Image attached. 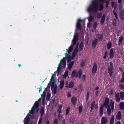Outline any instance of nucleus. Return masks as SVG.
Listing matches in <instances>:
<instances>
[{
  "label": "nucleus",
  "mask_w": 124,
  "mask_h": 124,
  "mask_svg": "<svg viewBox=\"0 0 124 124\" xmlns=\"http://www.w3.org/2000/svg\"><path fill=\"white\" fill-rule=\"evenodd\" d=\"M105 14H103L101 19L100 23L101 25L103 24L105 22Z\"/></svg>",
  "instance_id": "obj_17"
},
{
  "label": "nucleus",
  "mask_w": 124,
  "mask_h": 124,
  "mask_svg": "<svg viewBox=\"0 0 124 124\" xmlns=\"http://www.w3.org/2000/svg\"><path fill=\"white\" fill-rule=\"evenodd\" d=\"M79 51V50L75 49L72 53V58L73 59L75 57L76 54H77L78 53Z\"/></svg>",
  "instance_id": "obj_14"
},
{
  "label": "nucleus",
  "mask_w": 124,
  "mask_h": 124,
  "mask_svg": "<svg viewBox=\"0 0 124 124\" xmlns=\"http://www.w3.org/2000/svg\"><path fill=\"white\" fill-rule=\"evenodd\" d=\"M70 111V109H67L66 111V114L67 115L68 114Z\"/></svg>",
  "instance_id": "obj_62"
},
{
  "label": "nucleus",
  "mask_w": 124,
  "mask_h": 124,
  "mask_svg": "<svg viewBox=\"0 0 124 124\" xmlns=\"http://www.w3.org/2000/svg\"><path fill=\"white\" fill-rule=\"evenodd\" d=\"M77 28L78 29H80L82 28V26L80 23L77 22L76 25Z\"/></svg>",
  "instance_id": "obj_31"
},
{
  "label": "nucleus",
  "mask_w": 124,
  "mask_h": 124,
  "mask_svg": "<svg viewBox=\"0 0 124 124\" xmlns=\"http://www.w3.org/2000/svg\"><path fill=\"white\" fill-rule=\"evenodd\" d=\"M84 47V45L83 42H81L80 43L79 47L80 50V51H82L83 49V48Z\"/></svg>",
  "instance_id": "obj_30"
},
{
  "label": "nucleus",
  "mask_w": 124,
  "mask_h": 124,
  "mask_svg": "<svg viewBox=\"0 0 124 124\" xmlns=\"http://www.w3.org/2000/svg\"><path fill=\"white\" fill-rule=\"evenodd\" d=\"M104 8V7L103 5V4H101L100 5V8L99 9V11H102L103 9Z\"/></svg>",
  "instance_id": "obj_43"
},
{
  "label": "nucleus",
  "mask_w": 124,
  "mask_h": 124,
  "mask_svg": "<svg viewBox=\"0 0 124 124\" xmlns=\"http://www.w3.org/2000/svg\"><path fill=\"white\" fill-rule=\"evenodd\" d=\"M114 117L113 115L112 116L110 120V124H113L114 122Z\"/></svg>",
  "instance_id": "obj_35"
},
{
  "label": "nucleus",
  "mask_w": 124,
  "mask_h": 124,
  "mask_svg": "<svg viewBox=\"0 0 124 124\" xmlns=\"http://www.w3.org/2000/svg\"><path fill=\"white\" fill-rule=\"evenodd\" d=\"M123 37L121 36L119 37V39L118 41V45L119 46H120V45L121 44V43L123 40Z\"/></svg>",
  "instance_id": "obj_29"
},
{
  "label": "nucleus",
  "mask_w": 124,
  "mask_h": 124,
  "mask_svg": "<svg viewBox=\"0 0 124 124\" xmlns=\"http://www.w3.org/2000/svg\"><path fill=\"white\" fill-rule=\"evenodd\" d=\"M113 49H111L109 52V56L111 59H113L114 57V53Z\"/></svg>",
  "instance_id": "obj_16"
},
{
  "label": "nucleus",
  "mask_w": 124,
  "mask_h": 124,
  "mask_svg": "<svg viewBox=\"0 0 124 124\" xmlns=\"http://www.w3.org/2000/svg\"><path fill=\"white\" fill-rule=\"evenodd\" d=\"M55 75L53 74L52 77V78L50 80L51 82L52 83V85L51 86V90L53 91L52 88L54 86V83L55 82V80L54 78Z\"/></svg>",
  "instance_id": "obj_7"
},
{
  "label": "nucleus",
  "mask_w": 124,
  "mask_h": 124,
  "mask_svg": "<svg viewBox=\"0 0 124 124\" xmlns=\"http://www.w3.org/2000/svg\"><path fill=\"white\" fill-rule=\"evenodd\" d=\"M36 109H31V114H33L35 112V110ZM37 112H38L39 110V109H36Z\"/></svg>",
  "instance_id": "obj_48"
},
{
  "label": "nucleus",
  "mask_w": 124,
  "mask_h": 124,
  "mask_svg": "<svg viewBox=\"0 0 124 124\" xmlns=\"http://www.w3.org/2000/svg\"><path fill=\"white\" fill-rule=\"evenodd\" d=\"M45 97L46 95L43 94L41 95V98L43 100H44L45 99Z\"/></svg>",
  "instance_id": "obj_56"
},
{
  "label": "nucleus",
  "mask_w": 124,
  "mask_h": 124,
  "mask_svg": "<svg viewBox=\"0 0 124 124\" xmlns=\"http://www.w3.org/2000/svg\"><path fill=\"white\" fill-rule=\"evenodd\" d=\"M98 25L97 23V22H95L93 24V28L94 29H95L96 28Z\"/></svg>",
  "instance_id": "obj_41"
},
{
  "label": "nucleus",
  "mask_w": 124,
  "mask_h": 124,
  "mask_svg": "<svg viewBox=\"0 0 124 124\" xmlns=\"http://www.w3.org/2000/svg\"><path fill=\"white\" fill-rule=\"evenodd\" d=\"M71 96V92H68L67 97L68 98L70 97Z\"/></svg>",
  "instance_id": "obj_55"
},
{
  "label": "nucleus",
  "mask_w": 124,
  "mask_h": 124,
  "mask_svg": "<svg viewBox=\"0 0 124 124\" xmlns=\"http://www.w3.org/2000/svg\"><path fill=\"white\" fill-rule=\"evenodd\" d=\"M50 93H47L46 97V100L47 101H49L51 97Z\"/></svg>",
  "instance_id": "obj_33"
},
{
  "label": "nucleus",
  "mask_w": 124,
  "mask_h": 124,
  "mask_svg": "<svg viewBox=\"0 0 124 124\" xmlns=\"http://www.w3.org/2000/svg\"><path fill=\"white\" fill-rule=\"evenodd\" d=\"M42 121V118L41 117H40L39 121L38 122V124H41Z\"/></svg>",
  "instance_id": "obj_52"
},
{
  "label": "nucleus",
  "mask_w": 124,
  "mask_h": 124,
  "mask_svg": "<svg viewBox=\"0 0 124 124\" xmlns=\"http://www.w3.org/2000/svg\"><path fill=\"white\" fill-rule=\"evenodd\" d=\"M97 64L96 62H95L94 63L92 68V72L93 74H95L96 73L97 70Z\"/></svg>",
  "instance_id": "obj_6"
},
{
  "label": "nucleus",
  "mask_w": 124,
  "mask_h": 124,
  "mask_svg": "<svg viewBox=\"0 0 124 124\" xmlns=\"http://www.w3.org/2000/svg\"><path fill=\"white\" fill-rule=\"evenodd\" d=\"M78 45H79V44H78V43L76 46V48L75 49H78V50H79V49H78Z\"/></svg>",
  "instance_id": "obj_64"
},
{
  "label": "nucleus",
  "mask_w": 124,
  "mask_h": 124,
  "mask_svg": "<svg viewBox=\"0 0 124 124\" xmlns=\"http://www.w3.org/2000/svg\"><path fill=\"white\" fill-rule=\"evenodd\" d=\"M115 4V2L114 1H113L111 2V7L112 8H113Z\"/></svg>",
  "instance_id": "obj_60"
},
{
  "label": "nucleus",
  "mask_w": 124,
  "mask_h": 124,
  "mask_svg": "<svg viewBox=\"0 0 124 124\" xmlns=\"http://www.w3.org/2000/svg\"><path fill=\"white\" fill-rule=\"evenodd\" d=\"M109 104L108 105V107L107 108H111L110 107H111V108H114V102L112 100H111L109 102Z\"/></svg>",
  "instance_id": "obj_8"
},
{
  "label": "nucleus",
  "mask_w": 124,
  "mask_h": 124,
  "mask_svg": "<svg viewBox=\"0 0 124 124\" xmlns=\"http://www.w3.org/2000/svg\"><path fill=\"white\" fill-rule=\"evenodd\" d=\"M121 83H124V77H122L121 80Z\"/></svg>",
  "instance_id": "obj_63"
},
{
  "label": "nucleus",
  "mask_w": 124,
  "mask_h": 124,
  "mask_svg": "<svg viewBox=\"0 0 124 124\" xmlns=\"http://www.w3.org/2000/svg\"><path fill=\"white\" fill-rule=\"evenodd\" d=\"M50 83H49L48 84V85L47 86V90L48 89H50Z\"/></svg>",
  "instance_id": "obj_59"
},
{
  "label": "nucleus",
  "mask_w": 124,
  "mask_h": 124,
  "mask_svg": "<svg viewBox=\"0 0 124 124\" xmlns=\"http://www.w3.org/2000/svg\"><path fill=\"white\" fill-rule=\"evenodd\" d=\"M107 111L108 115L109 116L110 115L111 112V109H107Z\"/></svg>",
  "instance_id": "obj_51"
},
{
  "label": "nucleus",
  "mask_w": 124,
  "mask_h": 124,
  "mask_svg": "<svg viewBox=\"0 0 124 124\" xmlns=\"http://www.w3.org/2000/svg\"><path fill=\"white\" fill-rule=\"evenodd\" d=\"M112 46V44L111 42L110 41L108 43L107 45V48L108 49H110L111 47Z\"/></svg>",
  "instance_id": "obj_28"
},
{
  "label": "nucleus",
  "mask_w": 124,
  "mask_h": 124,
  "mask_svg": "<svg viewBox=\"0 0 124 124\" xmlns=\"http://www.w3.org/2000/svg\"><path fill=\"white\" fill-rule=\"evenodd\" d=\"M40 99H39V101H36L34 104L33 106L31 108H39V101H40Z\"/></svg>",
  "instance_id": "obj_9"
},
{
  "label": "nucleus",
  "mask_w": 124,
  "mask_h": 124,
  "mask_svg": "<svg viewBox=\"0 0 124 124\" xmlns=\"http://www.w3.org/2000/svg\"><path fill=\"white\" fill-rule=\"evenodd\" d=\"M120 108H124V103L123 102H121L119 104Z\"/></svg>",
  "instance_id": "obj_34"
},
{
  "label": "nucleus",
  "mask_w": 124,
  "mask_h": 124,
  "mask_svg": "<svg viewBox=\"0 0 124 124\" xmlns=\"http://www.w3.org/2000/svg\"><path fill=\"white\" fill-rule=\"evenodd\" d=\"M40 113L41 114V116H42L44 113V109H41L40 110Z\"/></svg>",
  "instance_id": "obj_44"
},
{
  "label": "nucleus",
  "mask_w": 124,
  "mask_h": 124,
  "mask_svg": "<svg viewBox=\"0 0 124 124\" xmlns=\"http://www.w3.org/2000/svg\"><path fill=\"white\" fill-rule=\"evenodd\" d=\"M109 2V1L108 0L107 1L106 3V8H107L108 7V4Z\"/></svg>",
  "instance_id": "obj_57"
},
{
  "label": "nucleus",
  "mask_w": 124,
  "mask_h": 124,
  "mask_svg": "<svg viewBox=\"0 0 124 124\" xmlns=\"http://www.w3.org/2000/svg\"><path fill=\"white\" fill-rule=\"evenodd\" d=\"M61 67H57V70L55 71L54 73H55L56 72H57V73H59V72H60L61 69Z\"/></svg>",
  "instance_id": "obj_42"
},
{
  "label": "nucleus",
  "mask_w": 124,
  "mask_h": 124,
  "mask_svg": "<svg viewBox=\"0 0 124 124\" xmlns=\"http://www.w3.org/2000/svg\"><path fill=\"white\" fill-rule=\"evenodd\" d=\"M115 97L116 101L118 102H119L120 100V99L119 97V93H118L115 95Z\"/></svg>",
  "instance_id": "obj_20"
},
{
  "label": "nucleus",
  "mask_w": 124,
  "mask_h": 124,
  "mask_svg": "<svg viewBox=\"0 0 124 124\" xmlns=\"http://www.w3.org/2000/svg\"><path fill=\"white\" fill-rule=\"evenodd\" d=\"M64 82L63 80H62L60 82V87L61 89H62L64 85Z\"/></svg>",
  "instance_id": "obj_24"
},
{
  "label": "nucleus",
  "mask_w": 124,
  "mask_h": 124,
  "mask_svg": "<svg viewBox=\"0 0 124 124\" xmlns=\"http://www.w3.org/2000/svg\"><path fill=\"white\" fill-rule=\"evenodd\" d=\"M110 66L108 67V71L110 77H111L113 75V70L114 69L113 65L112 62H110Z\"/></svg>",
  "instance_id": "obj_3"
},
{
  "label": "nucleus",
  "mask_w": 124,
  "mask_h": 124,
  "mask_svg": "<svg viewBox=\"0 0 124 124\" xmlns=\"http://www.w3.org/2000/svg\"><path fill=\"white\" fill-rule=\"evenodd\" d=\"M68 71H66L64 73V77L66 78L68 75Z\"/></svg>",
  "instance_id": "obj_37"
},
{
  "label": "nucleus",
  "mask_w": 124,
  "mask_h": 124,
  "mask_svg": "<svg viewBox=\"0 0 124 124\" xmlns=\"http://www.w3.org/2000/svg\"><path fill=\"white\" fill-rule=\"evenodd\" d=\"M89 13L90 14L89 16V17L88 18V20L89 22L90 23L92 21V20L94 18V17L93 16H92L91 13Z\"/></svg>",
  "instance_id": "obj_26"
},
{
  "label": "nucleus",
  "mask_w": 124,
  "mask_h": 124,
  "mask_svg": "<svg viewBox=\"0 0 124 124\" xmlns=\"http://www.w3.org/2000/svg\"><path fill=\"white\" fill-rule=\"evenodd\" d=\"M99 7L98 2L95 0L93 1L91 5L87 9V11L89 13H91L92 12H97Z\"/></svg>",
  "instance_id": "obj_1"
},
{
  "label": "nucleus",
  "mask_w": 124,
  "mask_h": 124,
  "mask_svg": "<svg viewBox=\"0 0 124 124\" xmlns=\"http://www.w3.org/2000/svg\"><path fill=\"white\" fill-rule=\"evenodd\" d=\"M78 72L79 75V78H80L81 77L82 75V72L81 70H79L78 71Z\"/></svg>",
  "instance_id": "obj_36"
},
{
  "label": "nucleus",
  "mask_w": 124,
  "mask_h": 124,
  "mask_svg": "<svg viewBox=\"0 0 124 124\" xmlns=\"http://www.w3.org/2000/svg\"><path fill=\"white\" fill-rule=\"evenodd\" d=\"M76 72L75 70H74L72 72L71 74V76L73 77H75L76 75Z\"/></svg>",
  "instance_id": "obj_38"
},
{
  "label": "nucleus",
  "mask_w": 124,
  "mask_h": 124,
  "mask_svg": "<svg viewBox=\"0 0 124 124\" xmlns=\"http://www.w3.org/2000/svg\"><path fill=\"white\" fill-rule=\"evenodd\" d=\"M109 99L108 97H105V100L103 104H102L100 106V108H107L108 107L109 103Z\"/></svg>",
  "instance_id": "obj_2"
},
{
  "label": "nucleus",
  "mask_w": 124,
  "mask_h": 124,
  "mask_svg": "<svg viewBox=\"0 0 124 124\" xmlns=\"http://www.w3.org/2000/svg\"><path fill=\"white\" fill-rule=\"evenodd\" d=\"M98 104H95V101H93L91 103V108H98Z\"/></svg>",
  "instance_id": "obj_13"
},
{
  "label": "nucleus",
  "mask_w": 124,
  "mask_h": 124,
  "mask_svg": "<svg viewBox=\"0 0 124 124\" xmlns=\"http://www.w3.org/2000/svg\"><path fill=\"white\" fill-rule=\"evenodd\" d=\"M108 120L107 118L103 117L101 118V124H106Z\"/></svg>",
  "instance_id": "obj_11"
},
{
  "label": "nucleus",
  "mask_w": 124,
  "mask_h": 124,
  "mask_svg": "<svg viewBox=\"0 0 124 124\" xmlns=\"http://www.w3.org/2000/svg\"><path fill=\"white\" fill-rule=\"evenodd\" d=\"M85 62L83 60L82 61L80 64V66L82 67H83L85 66Z\"/></svg>",
  "instance_id": "obj_39"
},
{
  "label": "nucleus",
  "mask_w": 124,
  "mask_h": 124,
  "mask_svg": "<svg viewBox=\"0 0 124 124\" xmlns=\"http://www.w3.org/2000/svg\"><path fill=\"white\" fill-rule=\"evenodd\" d=\"M54 124H58V121L57 119L55 118L54 119Z\"/></svg>",
  "instance_id": "obj_50"
},
{
  "label": "nucleus",
  "mask_w": 124,
  "mask_h": 124,
  "mask_svg": "<svg viewBox=\"0 0 124 124\" xmlns=\"http://www.w3.org/2000/svg\"><path fill=\"white\" fill-rule=\"evenodd\" d=\"M119 17L121 20L123 21L124 20V10H122L120 12Z\"/></svg>",
  "instance_id": "obj_15"
},
{
  "label": "nucleus",
  "mask_w": 124,
  "mask_h": 124,
  "mask_svg": "<svg viewBox=\"0 0 124 124\" xmlns=\"http://www.w3.org/2000/svg\"><path fill=\"white\" fill-rule=\"evenodd\" d=\"M98 41V39H97L95 38L92 41V46L94 48H95L97 43Z\"/></svg>",
  "instance_id": "obj_10"
},
{
  "label": "nucleus",
  "mask_w": 124,
  "mask_h": 124,
  "mask_svg": "<svg viewBox=\"0 0 124 124\" xmlns=\"http://www.w3.org/2000/svg\"><path fill=\"white\" fill-rule=\"evenodd\" d=\"M102 15V13H99L98 14L97 16V17L98 19H100L101 18Z\"/></svg>",
  "instance_id": "obj_40"
},
{
  "label": "nucleus",
  "mask_w": 124,
  "mask_h": 124,
  "mask_svg": "<svg viewBox=\"0 0 124 124\" xmlns=\"http://www.w3.org/2000/svg\"><path fill=\"white\" fill-rule=\"evenodd\" d=\"M99 93V91H98V90L95 93V94L96 96V97H97V96H98V93Z\"/></svg>",
  "instance_id": "obj_61"
},
{
  "label": "nucleus",
  "mask_w": 124,
  "mask_h": 124,
  "mask_svg": "<svg viewBox=\"0 0 124 124\" xmlns=\"http://www.w3.org/2000/svg\"><path fill=\"white\" fill-rule=\"evenodd\" d=\"M78 40V34H75L72 41L73 45H76Z\"/></svg>",
  "instance_id": "obj_5"
},
{
  "label": "nucleus",
  "mask_w": 124,
  "mask_h": 124,
  "mask_svg": "<svg viewBox=\"0 0 124 124\" xmlns=\"http://www.w3.org/2000/svg\"><path fill=\"white\" fill-rule=\"evenodd\" d=\"M58 117L59 120H61L63 118V116L62 115H61L60 114H59L58 115Z\"/></svg>",
  "instance_id": "obj_46"
},
{
  "label": "nucleus",
  "mask_w": 124,
  "mask_h": 124,
  "mask_svg": "<svg viewBox=\"0 0 124 124\" xmlns=\"http://www.w3.org/2000/svg\"><path fill=\"white\" fill-rule=\"evenodd\" d=\"M66 57H64L63 59L60 62V63H64V65L66 66Z\"/></svg>",
  "instance_id": "obj_32"
},
{
  "label": "nucleus",
  "mask_w": 124,
  "mask_h": 124,
  "mask_svg": "<svg viewBox=\"0 0 124 124\" xmlns=\"http://www.w3.org/2000/svg\"><path fill=\"white\" fill-rule=\"evenodd\" d=\"M77 101L76 98L75 96H73L71 99V102L73 106L76 105Z\"/></svg>",
  "instance_id": "obj_12"
},
{
  "label": "nucleus",
  "mask_w": 124,
  "mask_h": 124,
  "mask_svg": "<svg viewBox=\"0 0 124 124\" xmlns=\"http://www.w3.org/2000/svg\"><path fill=\"white\" fill-rule=\"evenodd\" d=\"M29 116H31V110H29V112L27 114L26 117L23 120L24 124H29L30 121V117Z\"/></svg>",
  "instance_id": "obj_4"
},
{
  "label": "nucleus",
  "mask_w": 124,
  "mask_h": 124,
  "mask_svg": "<svg viewBox=\"0 0 124 124\" xmlns=\"http://www.w3.org/2000/svg\"><path fill=\"white\" fill-rule=\"evenodd\" d=\"M47 88H45V90L43 92V94L45 95H46V90H47Z\"/></svg>",
  "instance_id": "obj_58"
},
{
  "label": "nucleus",
  "mask_w": 124,
  "mask_h": 124,
  "mask_svg": "<svg viewBox=\"0 0 124 124\" xmlns=\"http://www.w3.org/2000/svg\"><path fill=\"white\" fill-rule=\"evenodd\" d=\"M82 80L84 82L85 81L86 78V75H83L82 77Z\"/></svg>",
  "instance_id": "obj_49"
},
{
  "label": "nucleus",
  "mask_w": 124,
  "mask_h": 124,
  "mask_svg": "<svg viewBox=\"0 0 124 124\" xmlns=\"http://www.w3.org/2000/svg\"><path fill=\"white\" fill-rule=\"evenodd\" d=\"M74 64V62L72 61L68 65V67L69 70H70L72 68Z\"/></svg>",
  "instance_id": "obj_25"
},
{
  "label": "nucleus",
  "mask_w": 124,
  "mask_h": 124,
  "mask_svg": "<svg viewBox=\"0 0 124 124\" xmlns=\"http://www.w3.org/2000/svg\"><path fill=\"white\" fill-rule=\"evenodd\" d=\"M74 45H73H73H71L69 47V49H66L67 51H68V54H69L72 51V50L73 48L74 47Z\"/></svg>",
  "instance_id": "obj_21"
},
{
  "label": "nucleus",
  "mask_w": 124,
  "mask_h": 124,
  "mask_svg": "<svg viewBox=\"0 0 124 124\" xmlns=\"http://www.w3.org/2000/svg\"><path fill=\"white\" fill-rule=\"evenodd\" d=\"M113 14L115 16L116 18V19H118L117 16V14L116 13V12L115 11V10H113Z\"/></svg>",
  "instance_id": "obj_47"
},
{
  "label": "nucleus",
  "mask_w": 124,
  "mask_h": 124,
  "mask_svg": "<svg viewBox=\"0 0 124 124\" xmlns=\"http://www.w3.org/2000/svg\"><path fill=\"white\" fill-rule=\"evenodd\" d=\"M96 37L98 38V40L101 41L103 39V36L102 34H97L96 35Z\"/></svg>",
  "instance_id": "obj_18"
},
{
  "label": "nucleus",
  "mask_w": 124,
  "mask_h": 124,
  "mask_svg": "<svg viewBox=\"0 0 124 124\" xmlns=\"http://www.w3.org/2000/svg\"><path fill=\"white\" fill-rule=\"evenodd\" d=\"M122 92L123 93V94H122L121 93L120 94V97L121 99H122L124 96V94L123 92Z\"/></svg>",
  "instance_id": "obj_53"
},
{
  "label": "nucleus",
  "mask_w": 124,
  "mask_h": 124,
  "mask_svg": "<svg viewBox=\"0 0 124 124\" xmlns=\"http://www.w3.org/2000/svg\"><path fill=\"white\" fill-rule=\"evenodd\" d=\"M74 85V83L73 82L71 81H70L69 84V88H71L73 87Z\"/></svg>",
  "instance_id": "obj_27"
},
{
  "label": "nucleus",
  "mask_w": 124,
  "mask_h": 124,
  "mask_svg": "<svg viewBox=\"0 0 124 124\" xmlns=\"http://www.w3.org/2000/svg\"><path fill=\"white\" fill-rule=\"evenodd\" d=\"M103 109H100V116H102L103 113Z\"/></svg>",
  "instance_id": "obj_45"
},
{
  "label": "nucleus",
  "mask_w": 124,
  "mask_h": 124,
  "mask_svg": "<svg viewBox=\"0 0 124 124\" xmlns=\"http://www.w3.org/2000/svg\"><path fill=\"white\" fill-rule=\"evenodd\" d=\"M57 86L56 85L55 86L54 85V87L52 88L53 91L52 90V91L53 92V93L54 94H55L56 93L57 91Z\"/></svg>",
  "instance_id": "obj_23"
},
{
  "label": "nucleus",
  "mask_w": 124,
  "mask_h": 124,
  "mask_svg": "<svg viewBox=\"0 0 124 124\" xmlns=\"http://www.w3.org/2000/svg\"><path fill=\"white\" fill-rule=\"evenodd\" d=\"M65 55L66 59H68V62H70L71 60L70 55H69L67 52L65 54Z\"/></svg>",
  "instance_id": "obj_22"
},
{
  "label": "nucleus",
  "mask_w": 124,
  "mask_h": 124,
  "mask_svg": "<svg viewBox=\"0 0 124 124\" xmlns=\"http://www.w3.org/2000/svg\"><path fill=\"white\" fill-rule=\"evenodd\" d=\"M108 54V52L107 51H106L105 52V54L104 56L103 57V58L104 59H106V58L107 55Z\"/></svg>",
  "instance_id": "obj_54"
},
{
  "label": "nucleus",
  "mask_w": 124,
  "mask_h": 124,
  "mask_svg": "<svg viewBox=\"0 0 124 124\" xmlns=\"http://www.w3.org/2000/svg\"><path fill=\"white\" fill-rule=\"evenodd\" d=\"M122 117V115L120 111H119L116 116V119L117 120H120Z\"/></svg>",
  "instance_id": "obj_19"
}]
</instances>
